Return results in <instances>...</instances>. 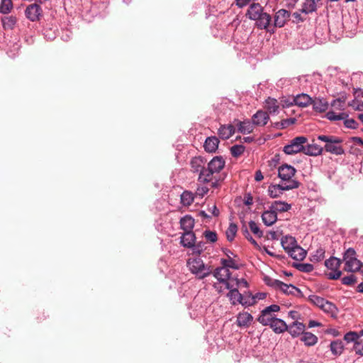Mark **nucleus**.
<instances>
[{"instance_id":"nucleus-1","label":"nucleus","mask_w":363,"mask_h":363,"mask_svg":"<svg viewBox=\"0 0 363 363\" xmlns=\"http://www.w3.org/2000/svg\"><path fill=\"white\" fill-rule=\"evenodd\" d=\"M225 161L221 156L214 157L207 163L206 168V174L200 177V179L206 181L208 184L210 181L213 180L214 174L219 173L225 167Z\"/></svg>"},{"instance_id":"nucleus-36","label":"nucleus","mask_w":363,"mask_h":363,"mask_svg":"<svg viewBox=\"0 0 363 363\" xmlns=\"http://www.w3.org/2000/svg\"><path fill=\"white\" fill-rule=\"evenodd\" d=\"M296 118H289L286 119H283L281 121L276 122L273 124V127L278 130L285 129L294 124L296 122Z\"/></svg>"},{"instance_id":"nucleus-29","label":"nucleus","mask_w":363,"mask_h":363,"mask_svg":"<svg viewBox=\"0 0 363 363\" xmlns=\"http://www.w3.org/2000/svg\"><path fill=\"white\" fill-rule=\"evenodd\" d=\"M293 101L294 104L300 107H306L311 104L312 98L306 94H300L294 98Z\"/></svg>"},{"instance_id":"nucleus-17","label":"nucleus","mask_w":363,"mask_h":363,"mask_svg":"<svg viewBox=\"0 0 363 363\" xmlns=\"http://www.w3.org/2000/svg\"><path fill=\"white\" fill-rule=\"evenodd\" d=\"M235 132V127L233 124L221 125L218 130L219 138L222 140L229 139Z\"/></svg>"},{"instance_id":"nucleus-40","label":"nucleus","mask_w":363,"mask_h":363,"mask_svg":"<svg viewBox=\"0 0 363 363\" xmlns=\"http://www.w3.org/2000/svg\"><path fill=\"white\" fill-rule=\"evenodd\" d=\"M321 310L332 317L336 316L338 311L336 306L328 301H326Z\"/></svg>"},{"instance_id":"nucleus-46","label":"nucleus","mask_w":363,"mask_h":363,"mask_svg":"<svg viewBox=\"0 0 363 363\" xmlns=\"http://www.w3.org/2000/svg\"><path fill=\"white\" fill-rule=\"evenodd\" d=\"M330 350L335 355L340 354L343 350V345L341 341H333L330 345Z\"/></svg>"},{"instance_id":"nucleus-58","label":"nucleus","mask_w":363,"mask_h":363,"mask_svg":"<svg viewBox=\"0 0 363 363\" xmlns=\"http://www.w3.org/2000/svg\"><path fill=\"white\" fill-rule=\"evenodd\" d=\"M203 235L206 239L211 242H215L217 240V234L214 231L206 230Z\"/></svg>"},{"instance_id":"nucleus-9","label":"nucleus","mask_w":363,"mask_h":363,"mask_svg":"<svg viewBox=\"0 0 363 363\" xmlns=\"http://www.w3.org/2000/svg\"><path fill=\"white\" fill-rule=\"evenodd\" d=\"M298 182H291L289 184H272L268 187V194L271 198H277L283 194L284 191H288L293 189H296L299 186Z\"/></svg>"},{"instance_id":"nucleus-45","label":"nucleus","mask_w":363,"mask_h":363,"mask_svg":"<svg viewBox=\"0 0 363 363\" xmlns=\"http://www.w3.org/2000/svg\"><path fill=\"white\" fill-rule=\"evenodd\" d=\"M221 264L222 267H226V269L231 268L233 269H238L239 265L232 258H228V259H221Z\"/></svg>"},{"instance_id":"nucleus-51","label":"nucleus","mask_w":363,"mask_h":363,"mask_svg":"<svg viewBox=\"0 0 363 363\" xmlns=\"http://www.w3.org/2000/svg\"><path fill=\"white\" fill-rule=\"evenodd\" d=\"M245 147L242 145H235L230 147V153L235 157H238L245 152Z\"/></svg>"},{"instance_id":"nucleus-33","label":"nucleus","mask_w":363,"mask_h":363,"mask_svg":"<svg viewBox=\"0 0 363 363\" xmlns=\"http://www.w3.org/2000/svg\"><path fill=\"white\" fill-rule=\"evenodd\" d=\"M270 208L277 214V212L281 213L289 211L291 206L284 201H275L271 204Z\"/></svg>"},{"instance_id":"nucleus-19","label":"nucleus","mask_w":363,"mask_h":363,"mask_svg":"<svg viewBox=\"0 0 363 363\" xmlns=\"http://www.w3.org/2000/svg\"><path fill=\"white\" fill-rule=\"evenodd\" d=\"M264 7L259 3H252L250 5L246 12V17L251 21H254L255 18H258L259 14L264 11Z\"/></svg>"},{"instance_id":"nucleus-12","label":"nucleus","mask_w":363,"mask_h":363,"mask_svg":"<svg viewBox=\"0 0 363 363\" xmlns=\"http://www.w3.org/2000/svg\"><path fill=\"white\" fill-rule=\"evenodd\" d=\"M25 15L30 21H38L43 16V9L40 4L34 3L26 7Z\"/></svg>"},{"instance_id":"nucleus-62","label":"nucleus","mask_w":363,"mask_h":363,"mask_svg":"<svg viewBox=\"0 0 363 363\" xmlns=\"http://www.w3.org/2000/svg\"><path fill=\"white\" fill-rule=\"evenodd\" d=\"M244 235L245 238L250 241L255 247H258V244L257 241L251 236L247 229H245L244 231Z\"/></svg>"},{"instance_id":"nucleus-4","label":"nucleus","mask_w":363,"mask_h":363,"mask_svg":"<svg viewBox=\"0 0 363 363\" xmlns=\"http://www.w3.org/2000/svg\"><path fill=\"white\" fill-rule=\"evenodd\" d=\"M187 267L190 272L199 279L206 277L211 273L210 267L206 266L199 257L189 258L187 261Z\"/></svg>"},{"instance_id":"nucleus-16","label":"nucleus","mask_w":363,"mask_h":363,"mask_svg":"<svg viewBox=\"0 0 363 363\" xmlns=\"http://www.w3.org/2000/svg\"><path fill=\"white\" fill-rule=\"evenodd\" d=\"M269 119L268 113L259 110L255 113L252 117V123L255 125L264 126Z\"/></svg>"},{"instance_id":"nucleus-44","label":"nucleus","mask_w":363,"mask_h":363,"mask_svg":"<svg viewBox=\"0 0 363 363\" xmlns=\"http://www.w3.org/2000/svg\"><path fill=\"white\" fill-rule=\"evenodd\" d=\"M237 231H238L237 225L233 223H230V225L225 232L226 237H227V239L228 241L231 242L234 240V238L236 235Z\"/></svg>"},{"instance_id":"nucleus-14","label":"nucleus","mask_w":363,"mask_h":363,"mask_svg":"<svg viewBox=\"0 0 363 363\" xmlns=\"http://www.w3.org/2000/svg\"><path fill=\"white\" fill-rule=\"evenodd\" d=\"M305 329L306 325L303 323L295 320L288 325L286 331L292 337L295 338L303 335L305 332Z\"/></svg>"},{"instance_id":"nucleus-24","label":"nucleus","mask_w":363,"mask_h":363,"mask_svg":"<svg viewBox=\"0 0 363 363\" xmlns=\"http://www.w3.org/2000/svg\"><path fill=\"white\" fill-rule=\"evenodd\" d=\"M311 105L313 110L319 113L325 112L328 108V102L324 98H315L312 99Z\"/></svg>"},{"instance_id":"nucleus-55","label":"nucleus","mask_w":363,"mask_h":363,"mask_svg":"<svg viewBox=\"0 0 363 363\" xmlns=\"http://www.w3.org/2000/svg\"><path fill=\"white\" fill-rule=\"evenodd\" d=\"M344 339L347 342H354V344L359 340V335L356 332H349L345 335Z\"/></svg>"},{"instance_id":"nucleus-47","label":"nucleus","mask_w":363,"mask_h":363,"mask_svg":"<svg viewBox=\"0 0 363 363\" xmlns=\"http://www.w3.org/2000/svg\"><path fill=\"white\" fill-rule=\"evenodd\" d=\"M308 299L312 303H313L315 306L320 308V309L323 308L324 303L327 301L324 298L316 296V295L309 296Z\"/></svg>"},{"instance_id":"nucleus-39","label":"nucleus","mask_w":363,"mask_h":363,"mask_svg":"<svg viewBox=\"0 0 363 363\" xmlns=\"http://www.w3.org/2000/svg\"><path fill=\"white\" fill-rule=\"evenodd\" d=\"M1 22L5 30H12L17 22V19L13 16H5L1 18Z\"/></svg>"},{"instance_id":"nucleus-59","label":"nucleus","mask_w":363,"mask_h":363,"mask_svg":"<svg viewBox=\"0 0 363 363\" xmlns=\"http://www.w3.org/2000/svg\"><path fill=\"white\" fill-rule=\"evenodd\" d=\"M353 350L356 354L363 355V340H359L354 344Z\"/></svg>"},{"instance_id":"nucleus-54","label":"nucleus","mask_w":363,"mask_h":363,"mask_svg":"<svg viewBox=\"0 0 363 363\" xmlns=\"http://www.w3.org/2000/svg\"><path fill=\"white\" fill-rule=\"evenodd\" d=\"M206 184H199L196 188L195 196L203 198L209 191V188L205 185Z\"/></svg>"},{"instance_id":"nucleus-28","label":"nucleus","mask_w":363,"mask_h":363,"mask_svg":"<svg viewBox=\"0 0 363 363\" xmlns=\"http://www.w3.org/2000/svg\"><path fill=\"white\" fill-rule=\"evenodd\" d=\"M287 254L295 260H303L306 256V251L297 245L288 252Z\"/></svg>"},{"instance_id":"nucleus-10","label":"nucleus","mask_w":363,"mask_h":363,"mask_svg":"<svg viewBox=\"0 0 363 363\" xmlns=\"http://www.w3.org/2000/svg\"><path fill=\"white\" fill-rule=\"evenodd\" d=\"M255 26L259 30H264L268 33H274L275 30L272 28V16L269 13L264 12V10L259 14L258 18H255Z\"/></svg>"},{"instance_id":"nucleus-5","label":"nucleus","mask_w":363,"mask_h":363,"mask_svg":"<svg viewBox=\"0 0 363 363\" xmlns=\"http://www.w3.org/2000/svg\"><path fill=\"white\" fill-rule=\"evenodd\" d=\"M342 261L345 262L344 269L349 272H358L363 266V264L357 258L356 251L352 247L345 252Z\"/></svg>"},{"instance_id":"nucleus-6","label":"nucleus","mask_w":363,"mask_h":363,"mask_svg":"<svg viewBox=\"0 0 363 363\" xmlns=\"http://www.w3.org/2000/svg\"><path fill=\"white\" fill-rule=\"evenodd\" d=\"M190 171L198 174L199 184H206V181L200 179V177L206 174V160L201 157H194L189 162Z\"/></svg>"},{"instance_id":"nucleus-52","label":"nucleus","mask_w":363,"mask_h":363,"mask_svg":"<svg viewBox=\"0 0 363 363\" xmlns=\"http://www.w3.org/2000/svg\"><path fill=\"white\" fill-rule=\"evenodd\" d=\"M331 106L336 110L343 111L345 106V99L338 98L331 102Z\"/></svg>"},{"instance_id":"nucleus-8","label":"nucleus","mask_w":363,"mask_h":363,"mask_svg":"<svg viewBox=\"0 0 363 363\" xmlns=\"http://www.w3.org/2000/svg\"><path fill=\"white\" fill-rule=\"evenodd\" d=\"M308 139L305 136H298L291 140L290 143L284 147V152L286 155H294L301 152H303L304 144Z\"/></svg>"},{"instance_id":"nucleus-60","label":"nucleus","mask_w":363,"mask_h":363,"mask_svg":"<svg viewBox=\"0 0 363 363\" xmlns=\"http://www.w3.org/2000/svg\"><path fill=\"white\" fill-rule=\"evenodd\" d=\"M301 12L300 10L298 11H296L292 13V16L294 18L293 22L295 23H302L306 18L301 16Z\"/></svg>"},{"instance_id":"nucleus-63","label":"nucleus","mask_w":363,"mask_h":363,"mask_svg":"<svg viewBox=\"0 0 363 363\" xmlns=\"http://www.w3.org/2000/svg\"><path fill=\"white\" fill-rule=\"evenodd\" d=\"M269 313H272L274 312H278L280 310L279 306L277 304L270 305L264 308Z\"/></svg>"},{"instance_id":"nucleus-53","label":"nucleus","mask_w":363,"mask_h":363,"mask_svg":"<svg viewBox=\"0 0 363 363\" xmlns=\"http://www.w3.org/2000/svg\"><path fill=\"white\" fill-rule=\"evenodd\" d=\"M264 281L266 285L272 287L275 289H278L280 285L281 281L273 279L270 277L266 276L264 278Z\"/></svg>"},{"instance_id":"nucleus-23","label":"nucleus","mask_w":363,"mask_h":363,"mask_svg":"<svg viewBox=\"0 0 363 363\" xmlns=\"http://www.w3.org/2000/svg\"><path fill=\"white\" fill-rule=\"evenodd\" d=\"M219 143V139L217 137H208L203 145L204 149L208 152H215L218 147Z\"/></svg>"},{"instance_id":"nucleus-15","label":"nucleus","mask_w":363,"mask_h":363,"mask_svg":"<svg viewBox=\"0 0 363 363\" xmlns=\"http://www.w3.org/2000/svg\"><path fill=\"white\" fill-rule=\"evenodd\" d=\"M225 289H228L229 292L227 294V296L228 297L232 305L235 306L242 303V294H241L238 289L235 287V284H230V288H224Z\"/></svg>"},{"instance_id":"nucleus-2","label":"nucleus","mask_w":363,"mask_h":363,"mask_svg":"<svg viewBox=\"0 0 363 363\" xmlns=\"http://www.w3.org/2000/svg\"><path fill=\"white\" fill-rule=\"evenodd\" d=\"M231 273L226 267H218L213 272V276L218 281L213 284L218 293L223 292L224 288H230L233 279L230 278Z\"/></svg>"},{"instance_id":"nucleus-3","label":"nucleus","mask_w":363,"mask_h":363,"mask_svg":"<svg viewBox=\"0 0 363 363\" xmlns=\"http://www.w3.org/2000/svg\"><path fill=\"white\" fill-rule=\"evenodd\" d=\"M318 139L325 143L323 150L326 152L335 155H341L345 153V150L340 145L342 140L340 138L321 135L318 136Z\"/></svg>"},{"instance_id":"nucleus-31","label":"nucleus","mask_w":363,"mask_h":363,"mask_svg":"<svg viewBox=\"0 0 363 363\" xmlns=\"http://www.w3.org/2000/svg\"><path fill=\"white\" fill-rule=\"evenodd\" d=\"M264 108L270 114H275L278 113L279 105L277 99L269 97L265 100Z\"/></svg>"},{"instance_id":"nucleus-25","label":"nucleus","mask_w":363,"mask_h":363,"mask_svg":"<svg viewBox=\"0 0 363 363\" xmlns=\"http://www.w3.org/2000/svg\"><path fill=\"white\" fill-rule=\"evenodd\" d=\"M320 0H304L300 11L304 14H309L317 11L316 4Z\"/></svg>"},{"instance_id":"nucleus-42","label":"nucleus","mask_w":363,"mask_h":363,"mask_svg":"<svg viewBox=\"0 0 363 363\" xmlns=\"http://www.w3.org/2000/svg\"><path fill=\"white\" fill-rule=\"evenodd\" d=\"M325 117L330 121H342L346 117V113L342 112L337 113L333 111H330L325 114Z\"/></svg>"},{"instance_id":"nucleus-20","label":"nucleus","mask_w":363,"mask_h":363,"mask_svg":"<svg viewBox=\"0 0 363 363\" xmlns=\"http://www.w3.org/2000/svg\"><path fill=\"white\" fill-rule=\"evenodd\" d=\"M253 320L252 315L247 312L239 313L237 315L236 323L240 328H248Z\"/></svg>"},{"instance_id":"nucleus-37","label":"nucleus","mask_w":363,"mask_h":363,"mask_svg":"<svg viewBox=\"0 0 363 363\" xmlns=\"http://www.w3.org/2000/svg\"><path fill=\"white\" fill-rule=\"evenodd\" d=\"M194 198H195V194H193L191 191H184L181 194V203L184 206H189L193 203V202L194 201Z\"/></svg>"},{"instance_id":"nucleus-30","label":"nucleus","mask_w":363,"mask_h":363,"mask_svg":"<svg viewBox=\"0 0 363 363\" xmlns=\"http://www.w3.org/2000/svg\"><path fill=\"white\" fill-rule=\"evenodd\" d=\"M323 147L317 144H308L304 146L303 153L310 156H318L322 154Z\"/></svg>"},{"instance_id":"nucleus-21","label":"nucleus","mask_w":363,"mask_h":363,"mask_svg":"<svg viewBox=\"0 0 363 363\" xmlns=\"http://www.w3.org/2000/svg\"><path fill=\"white\" fill-rule=\"evenodd\" d=\"M277 334H281L286 331L288 325L282 319L275 318L269 325Z\"/></svg>"},{"instance_id":"nucleus-26","label":"nucleus","mask_w":363,"mask_h":363,"mask_svg":"<svg viewBox=\"0 0 363 363\" xmlns=\"http://www.w3.org/2000/svg\"><path fill=\"white\" fill-rule=\"evenodd\" d=\"M181 228L184 232H192L194 227V219L190 215H186L180 219Z\"/></svg>"},{"instance_id":"nucleus-43","label":"nucleus","mask_w":363,"mask_h":363,"mask_svg":"<svg viewBox=\"0 0 363 363\" xmlns=\"http://www.w3.org/2000/svg\"><path fill=\"white\" fill-rule=\"evenodd\" d=\"M13 9L12 0H1L0 3V13L3 14L9 13Z\"/></svg>"},{"instance_id":"nucleus-38","label":"nucleus","mask_w":363,"mask_h":363,"mask_svg":"<svg viewBox=\"0 0 363 363\" xmlns=\"http://www.w3.org/2000/svg\"><path fill=\"white\" fill-rule=\"evenodd\" d=\"M279 290L286 294H295L296 292L300 293V290L292 284H287L281 281Z\"/></svg>"},{"instance_id":"nucleus-64","label":"nucleus","mask_w":363,"mask_h":363,"mask_svg":"<svg viewBox=\"0 0 363 363\" xmlns=\"http://www.w3.org/2000/svg\"><path fill=\"white\" fill-rule=\"evenodd\" d=\"M251 0H235V4L238 8H243L247 6Z\"/></svg>"},{"instance_id":"nucleus-41","label":"nucleus","mask_w":363,"mask_h":363,"mask_svg":"<svg viewBox=\"0 0 363 363\" xmlns=\"http://www.w3.org/2000/svg\"><path fill=\"white\" fill-rule=\"evenodd\" d=\"M325 250L323 247L318 248L310 257L312 262H320L325 258Z\"/></svg>"},{"instance_id":"nucleus-13","label":"nucleus","mask_w":363,"mask_h":363,"mask_svg":"<svg viewBox=\"0 0 363 363\" xmlns=\"http://www.w3.org/2000/svg\"><path fill=\"white\" fill-rule=\"evenodd\" d=\"M290 16L291 13L286 9H281L277 11L274 16V23L272 25V28L275 30V28L284 27L289 20Z\"/></svg>"},{"instance_id":"nucleus-18","label":"nucleus","mask_w":363,"mask_h":363,"mask_svg":"<svg viewBox=\"0 0 363 363\" xmlns=\"http://www.w3.org/2000/svg\"><path fill=\"white\" fill-rule=\"evenodd\" d=\"M234 123L237 126L238 132L242 134H249L252 133L254 130L255 126L250 120L240 121L239 120L235 119L234 121Z\"/></svg>"},{"instance_id":"nucleus-50","label":"nucleus","mask_w":363,"mask_h":363,"mask_svg":"<svg viewBox=\"0 0 363 363\" xmlns=\"http://www.w3.org/2000/svg\"><path fill=\"white\" fill-rule=\"evenodd\" d=\"M249 228L251 232L257 238H262L263 236V231L260 230L257 223L253 220L249 222Z\"/></svg>"},{"instance_id":"nucleus-61","label":"nucleus","mask_w":363,"mask_h":363,"mask_svg":"<svg viewBox=\"0 0 363 363\" xmlns=\"http://www.w3.org/2000/svg\"><path fill=\"white\" fill-rule=\"evenodd\" d=\"M233 281L235 282V287L237 288V289L242 288V287H245V288H247L248 287V283L244 279H233Z\"/></svg>"},{"instance_id":"nucleus-7","label":"nucleus","mask_w":363,"mask_h":363,"mask_svg":"<svg viewBox=\"0 0 363 363\" xmlns=\"http://www.w3.org/2000/svg\"><path fill=\"white\" fill-rule=\"evenodd\" d=\"M341 264L342 260L335 257H331L325 261V266L328 269L330 270V272L327 274V277L329 279L337 280L341 277L342 272L340 270Z\"/></svg>"},{"instance_id":"nucleus-48","label":"nucleus","mask_w":363,"mask_h":363,"mask_svg":"<svg viewBox=\"0 0 363 363\" xmlns=\"http://www.w3.org/2000/svg\"><path fill=\"white\" fill-rule=\"evenodd\" d=\"M294 267L301 272L309 273L311 272L314 267L313 265L309 263H297Z\"/></svg>"},{"instance_id":"nucleus-57","label":"nucleus","mask_w":363,"mask_h":363,"mask_svg":"<svg viewBox=\"0 0 363 363\" xmlns=\"http://www.w3.org/2000/svg\"><path fill=\"white\" fill-rule=\"evenodd\" d=\"M342 284L347 286H350L357 282V278L354 275L350 274L349 276L344 277L341 279Z\"/></svg>"},{"instance_id":"nucleus-34","label":"nucleus","mask_w":363,"mask_h":363,"mask_svg":"<svg viewBox=\"0 0 363 363\" xmlns=\"http://www.w3.org/2000/svg\"><path fill=\"white\" fill-rule=\"evenodd\" d=\"M276 317L263 309L259 315L257 320L259 323L264 326H269Z\"/></svg>"},{"instance_id":"nucleus-22","label":"nucleus","mask_w":363,"mask_h":363,"mask_svg":"<svg viewBox=\"0 0 363 363\" xmlns=\"http://www.w3.org/2000/svg\"><path fill=\"white\" fill-rule=\"evenodd\" d=\"M262 220L264 225L271 226L277 220V214L269 207V210L262 213Z\"/></svg>"},{"instance_id":"nucleus-35","label":"nucleus","mask_w":363,"mask_h":363,"mask_svg":"<svg viewBox=\"0 0 363 363\" xmlns=\"http://www.w3.org/2000/svg\"><path fill=\"white\" fill-rule=\"evenodd\" d=\"M301 340L308 347L315 345L318 340V338L314 334L310 332H304L301 337Z\"/></svg>"},{"instance_id":"nucleus-32","label":"nucleus","mask_w":363,"mask_h":363,"mask_svg":"<svg viewBox=\"0 0 363 363\" xmlns=\"http://www.w3.org/2000/svg\"><path fill=\"white\" fill-rule=\"evenodd\" d=\"M281 244L286 252L298 245L296 239L291 235L284 236L281 240Z\"/></svg>"},{"instance_id":"nucleus-56","label":"nucleus","mask_w":363,"mask_h":363,"mask_svg":"<svg viewBox=\"0 0 363 363\" xmlns=\"http://www.w3.org/2000/svg\"><path fill=\"white\" fill-rule=\"evenodd\" d=\"M240 304L244 306H250L255 304V301L251 294H249L248 295H242V303Z\"/></svg>"},{"instance_id":"nucleus-11","label":"nucleus","mask_w":363,"mask_h":363,"mask_svg":"<svg viewBox=\"0 0 363 363\" xmlns=\"http://www.w3.org/2000/svg\"><path fill=\"white\" fill-rule=\"evenodd\" d=\"M296 172L293 166L287 164H282L278 169V177L281 179V183L289 184L291 182H297L292 179Z\"/></svg>"},{"instance_id":"nucleus-49","label":"nucleus","mask_w":363,"mask_h":363,"mask_svg":"<svg viewBox=\"0 0 363 363\" xmlns=\"http://www.w3.org/2000/svg\"><path fill=\"white\" fill-rule=\"evenodd\" d=\"M344 125L347 128L357 129L358 128V123L353 118H349V115L346 113V117L343 118Z\"/></svg>"},{"instance_id":"nucleus-27","label":"nucleus","mask_w":363,"mask_h":363,"mask_svg":"<svg viewBox=\"0 0 363 363\" xmlns=\"http://www.w3.org/2000/svg\"><path fill=\"white\" fill-rule=\"evenodd\" d=\"M195 240L196 236L193 232H184L181 237V244L185 247H193Z\"/></svg>"}]
</instances>
